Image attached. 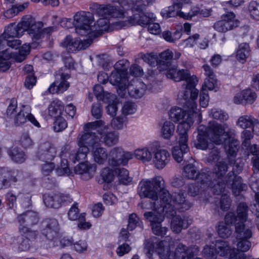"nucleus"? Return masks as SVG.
Returning a JSON list of instances; mask_svg holds the SVG:
<instances>
[{"mask_svg": "<svg viewBox=\"0 0 259 259\" xmlns=\"http://www.w3.org/2000/svg\"><path fill=\"white\" fill-rule=\"evenodd\" d=\"M235 18V15L234 13L228 12V30H232L239 26L240 22Z\"/></svg>", "mask_w": 259, "mask_h": 259, "instance_id": "obj_60", "label": "nucleus"}, {"mask_svg": "<svg viewBox=\"0 0 259 259\" xmlns=\"http://www.w3.org/2000/svg\"><path fill=\"white\" fill-rule=\"evenodd\" d=\"M210 181V184L205 185L203 182H197L189 185L188 193L192 196L195 197L198 195L200 191H204L207 188L211 189V191L214 195H221L225 192L227 186V175L224 177L222 179L215 178L214 177L211 180H208Z\"/></svg>", "mask_w": 259, "mask_h": 259, "instance_id": "obj_9", "label": "nucleus"}, {"mask_svg": "<svg viewBox=\"0 0 259 259\" xmlns=\"http://www.w3.org/2000/svg\"><path fill=\"white\" fill-rule=\"evenodd\" d=\"M146 85L140 79H134L127 86L128 95L133 98L139 99L145 94Z\"/></svg>", "mask_w": 259, "mask_h": 259, "instance_id": "obj_29", "label": "nucleus"}, {"mask_svg": "<svg viewBox=\"0 0 259 259\" xmlns=\"http://www.w3.org/2000/svg\"><path fill=\"white\" fill-rule=\"evenodd\" d=\"M55 80L52 83L44 95L60 94L67 91L70 83L67 81L70 77V71L66 68H60L55 73Z\"/></svg>", "mask_w": 259, "mask_h": 259, "instance_id": "obj_11", "label": "nucleus"}, {"mask_svg": "<svg viewBox=\"0 0 259 259\" xmlns=\"http://www.w3.org/2000/svg\"><path fill=\"white\" fill-rule=\"evenodd\" d=\"M7 153L12 161L16 163H23L27 158L25 152L18 146H13L7 148Z\"/></svg>", "mask_w": 259, "mask_h": 259, "instance_id": "obj_32", "label": "nucleus"}, {"mask_svg": "<svg viewBox=\"0 0 259 259\" xmlns=\"http://www.w3.org/2000/svg\"><path fill=\"white\" fill-rule=\"evenodd\" d=\"M169 153L165 149H160L155 152L153 162L157 169L163 168L170 159Z\"/></svg>", "mask_w": 259, "mask_h": 259, "instance_id": "obj_34", "label": "nucleus"}, {"mask_svg": "<svg viewBox=\"0 0 259 259\" xmlns=\"http://www.w3.org/2000/svg\"><path fill=\"white\" fill-rule=\"evenodd\" d=\"M76 174L83 175L87 174L88 178L91 179L95 171V168L88 162H80L74 168Z\"/></svg>", "mask_w": 259, "mask_h": 259, "instance_id": "obj_41", "label": "nucleus"}, {"mask_svg": "<svg viewBox=\"0 0 259 259\" xmlns=\"http://www.w3.org/2000/svg\"><path fill=\"white\" fill-rule=\"evenodd\" d=\"M90 150L94 158V161L99 164H102L106 161L108 153L106 149L101 147L100 138L96 133L90 132Z\"/></svg>", "mask_w": 259, "mask_h": 259, "instance_id": "obj_15", "label": "nucleus"}, {"mask_svg": "<svg viewBox=\"0 0 259 259\" xmlns=\"http://www.w3.org/2000/svg\"><path fill=\"white\" fill-rule=\"evenodd\" d=\"M225 133L224 128L216 122H213L208 127L200 125L197 128V135L194 141V145L198 149L206 150L209 148L210 140L217 145L223 144L225 151L227 153L226 139L224 143L221 139V136Z\"/></svg>", "mask_w": 259, "mask_h": 259, "instance_id": "obj_4", "label": "nucleus"}, {"mask_svg": "<svg viewBox=\"0 0 259 259\" xmlns=\"http://www.w3.org/2000/svg\"><path fill=\"white\" fill-rule=\"evenodd\" d=\"M162 240L156 237H151L145 239L144 243L143 251L149 259L154 258V255L161 259H167L170 256V249Z\"/></svg>", "mask_w": 259, "mask_h": 259, "instance_id": "obj_8", "label": "nucleus"}, {"mask_svg": "<svg viewBox=\"0 0 259 259\" xmlns=\"http://www.w3.org/2000/svg\"><path fill=\"white\" fill-rule=\"evenodd\" d=\"M23 178L21 169L0 167V190L14 187Z\"/></svg>", "mask_w": 259, "mask_h": 259, "instance_id": "obj_12", "label": "nucleus"}, {"mask_svg": "<svg viewBox=\"0 0 259 259\" xmlns=\"http://www.w3.org/2000/svg\"><path fill=\"white\" fill-rule=\"evenodd\" d=\"M167 77L175 81L184 80L183 88L186 90L184 93V99L185 101L184 109L175 106L171 108L168 113H198L197 104L195 102L199 93V91L195 88L198 82L197 77L194 75L191 76L187 69L179 70L178 72L171 69L167 74Z\"/></svg>", "mask_w": 259, "mask_h": 259, "instance_id": "obj_2", "label": "nucleus"}, {"mask_svg": "<svg viewBox=\"0 0 259 259\" xmlns=\"http://www.w3.org/2000/svg\"><path fill=\"white\" fill-rule=\"evenodd\" d=\"M103 123L101 120H96L94 122H88L83 127L85 133L79 138L78 137L77 144L79 148L75 155L73 156V161H79L84 160L87 156V154L90 152L89 139H90V128H95L100 126Z\"/></svg>", "mask_w": 259, "mask_h": 259, "instance_id": "obj_10", "label": "nucleus"}, {"mask_svg": "<svg viewBox=\"0 0 259 259\" xmlns=\"http://www.w3.org/2000/svg\"><path fill=\"white\" fill-rule=\"evenodd\" d=\"M12 58V53L9 49L0 52V72H4L9 69L11 64L9 60Z\"/></svg>", "mask_w": 259, "mask_h": 259, "instance_id": "obj_39", "label": "nucleus"}, {"mask_svg": "<svg viewBox=\"0 0 259 259\" xmlns=\"http://www.w3.org/2000/svg\"><path fill=\"white\" fill-rule=\"evenodd\" d=\"M202 254L206 259H216L217 255L225 256L227 255V241L222 239L215 241L214 246L206 245Z\"/></svg>", "mask_w": 259, "mask_h": 259, "instance_id": "obj_20", "label": "nucleus"}, {"mask_svg": "<svg viewBox=\"0 0 259 259\" xmlns=\"http://www.w3.org/2000/svg\"><path fill=\"white\" fill-rule=\"evenodd\" d=\"M182 34V29L176 30L174 33L166 30L163 32L162 36L166 41L174 42L181 37Z\"/></svg>", "mask_w": 259, "mask_h": 259, "instance_id": "obj_50", "label": "nucleus"}, {"mask_svg": "<svg viewBox=\"0 0 259 259\" xmlns=\"http://www.w3.org/2000/svg\"><path fill=\"white\" fill-rule=\"evenodd\" d=\"M60 230L58 221L54 218H47L41 224V234L47 239L53 241L57 238Z\"/></svg>", "mask_w": 259, "mask_h": 259, "instance_id": "obj_22", "label": "nucleus"}, {"mask_svg": "<svg viewBox=\"0 0 259 259\" xmlns=\"http://www.w3.org/2000/svg\"><path fill=\"white\" fill-rule=\"evenodd\" d=\"M116 176V168H110L108 167L103 168L101 174V177L103 182L110 183L114 179Z\"/></svg>", "mask_w": 259, "mask_h": 259, "instance_id": "obj_47", "label": "nucleus"}, {"mask_svg": "<svg viewBox=\"0 0 259 259\" xmlns=\"http://www.w3.org/2000/svg\"><path fill=\"white\" fill-rule=\"evenodd\" d=\"M93 39L89 37L86 39H81L80 38H73L71 35H67L62 42V46L69 53H74L89 47Z\"/></svg>", "mask_w": 259, "mask_h": 259, "instance_id": "obj_18", "label": "nucleus"}, {"mask_svg": "<svg viewBox=\"0 0 259 259\" xmlns=\"http://www.w3.org/2000/svg\"><path fill=\"white\" fill-rule=\"evenodd\" d=\"M64 109L63 103L58 99L53 100L48 107L49 112L52 113H63Z\"/></svg>", "mask_w": 259, "mask_h": 259, "instance_id": "obj_53", "label": "nucleus"}, {"mask_svg": "<svg viewBox=\"0 0 259 259\" xmlns=\"http://www.w3.org/2000/svg\"><path fill=\"white\" fill-rule=\"evenodd\" d=\"M57 149L52 143L47 142L41 144L37 153V157L41 161H52L55 157Z\"/></svg>", "mask_w": 259, "mask_h": 259, "instance_id": "obj_28", "label": "nucleus"}, {"mask_svg": "<svg viewBox=\"0 0 259 259\" xmlns=\"http://www.w3.org/2000/svg\"><path fill=\"white\" fill-rule=\"evenodd\" d=\"M228 165L233 164V169L236 167L237 173H239L242 169L243 164L237 163L235 157L240 148V142L236 138L235 132L233 130H228Z\"/></svg>", "mask_w": 259, "mask_h": 259, "instance_id": "obj_14", "label": "nucleus"}, {"mask_svg": "<svg viewBox=\"0 0 259 259\" xmlns=\"http://www.w3.org/2000/svg\"><path fill=\"white\" fill-rule=\"evenodd\" d=\"M257 97L256 93L250 89L243 90L239 94L234 97V102L236 104H252Z\"/></svg>", "mask_w": 259, "mask_h": 259, "instance_id": "obj_33", "label": "nucleus"}, {"mask_svg": "<svg viewBox=\"0 0 259 259\" xmlns=\"http://www.w3.org/2000/svg\"><path fill=\"white\" fill-rule=\"evenodd\" d=\"M137 227L142 229L143 228V222L136 213H133L128 217L127 229L133 231Z\"/></svg>", "mask_w": 259, "mask_h": 259, "instance_id": "obj_45", "label": "nucleus"}, {"mask_svg": "<svg viewBox=\"0 0 259 259\" xmlns=\"http://www.w3.org/2000/svg\"><path fill=\"white\" fill-rule=\"evenodd\" d=\"M183 7V4L178 1L174 3L172 7H169L167 9L162 10L161 14L163 18H168L174 17L176 15H179L181 17L187 20H191L192 18L199 14L200 8L198 7H193L188 12H179L178 10Z\"/></svg>", "mask_w": 259, "mask_h": 259, "instance_id": "obj_16", "label": "nucleus"}, {"mask_svg": "<svg viewBox=\"0 0 259 259\" xmlns=\"http://www.w3.org/2000/svg\"><path fill=\"white\" fill-rule=\"evenodd\" d=\"M219 236L223 239L227 238V213L224 215V221L220 222L217 226Z\"/></svg>", "mask_w": 259, "mask_h": 259, "instance_id": "obj_57", "label": "nucleus"}, {"mask_svg": "<svg viewBox=\"0 0 259 259\" xmlns=\"http://www.w3.org/2000/svg\"><path fill=\"white\" fill-rule=\"evenodd\" d=\"M248 11L253 19L259 21V3L255 1L251 2L249 5Z\"/></svg>", "mask_w": 259, "mask_h": 259, "instance_id": "obj_58", "label": "nucleus"}, {"mask_svg": "<svg viewBox=\"0 0 259 259\" xmlns=\"http://www.w3.org/2000/svg\"><path fill=\"white\" fill-rule=\"evenodd\" d=\"M142 59L151 66H158V57L156 55L150 54H145L143 56Z\"/></svg>", "mask_w": 259, "mask_h": 259, "instance_id": "obj_62", "label": "nucleus"}, {"mask_svg": "<svg viewBox=\"0 0 259 259\" xmlns=\"http://www.w3.org/2000/svg\"><path fill=\"white\" fill-rule=\"evenodd\" d=\"M163 178L160 176L156 177L151 180H144L139 184L138 192L141 198H149L152 200H160L159 207L162 214L167 218H172L176 214L177 211L182 212L189 209L192 204L186 199L184 193L180 191L175 192L172 195L163 187Z\"/></svg>", "mask_w": 259, "mask_h": 259, "instance_id": "obj_1", "label": "nucleus"}, {"mask_svg": "<svg viewBox=\"0 0 259 259\" xmlns=\"http://www.w3.org/2000/svg\"><path fill=\"white\" fill-rule=\"evenodd\" d=\"M192 223V219L187 214L176 215L171 221V230L175 233H180L183 229H186Z\"/></svg>", "mask_w": 259, "mask_h": 259, "instance_id": "obj_27", "label": "nucleus"}, {"mask_svg": "<svg viewBox=\"0 0 259 259\" xmlns=\"http://www.w3.org/2000/svg\"><path fill=\"white\" fill-rule=\"evenodd\" d=\"M247 186L243 183L242 178L240 177L236 176L232 184V192L235 196H239L241 193L245 191Z\"/></svg>", "mask_w": 259, "mask_h": 259, "instance_id": "obj_44", "label": "nucleus"}, {"mask_svg": "<svg viewBox=\"0 0 259 259\" xmlns=\"http://www.w3.org/2000/svg\"><path fill=\"white\" fill-rule=\"evenodd\" d=\"M153 233L159 236L163 237L166 235L168 228L166 227H162L161 224H156L151 227Z\"/></svg>", "mask_w": 259, "mask_h": 259, "instance_id": "obj_64", "label": "nucleus"}, {"mask_svg": "<svg viewBox=\"0 0 259 259\" xmlns=\"http://www.w3.org/2000/svg\"><path fill=\"white\" fill-rule=\"evenodd\" d=\"M111 117H113L111 125L114 129L120 130L123 128L125 122L127 120L126 115L128 114H120L117 117H113V114H110ZM116 115V114H114Z\"/></svg>", "mask_w": 259, "mask_h": 259, "instance_id": "obj_48", "label": "nucleus"}, {"mask_svg": "<svg viewBox=\"0 0 259 259\" xmlns=\"http://www.w3.org/2000/svg\"><path fill=\"white\" fill-rule=\"evenodd\" d=\"M5 205L7 209H12L16 206V196L12 190H9L5 195Z\"/></svg>", "mask_w": 259, "mask_h": 259, "instance_id": "obj_52", "label": "nucleus"}, {"mask_svg": "<svg viewBox=\"0 0 259 259\" xmlns=\"http://www.w3.org/2000/svg\"><path fill=\"white\" fill-rule=\"evenodd\" d=\"M19 232L20 235L16 239L18 249L20 251H26L30 248V242L35 239L36 232L26 227H19Z\"/></svg>", "mask_w": 259, "mask_h": 259, "instance_id": "obj_17", "label": "nucleus"}, {"mask_svg": "<svg viewBox=\"0 0 259 259\" xmlns=\"http://www.w3.org/2000/svg\"><path fill=\"white\" fill-rule=\"evenodd\" d=\"M78 204L74 202L67 212L68 218L69 220L73 221L78 220L80 218Z\"/></svg>", "mask_w": 259, "mask_h": 259, "instance_id": "obj_55", "label": "nucleus"}, {"mask_svg": "<svg viewBox=\"0 0 259 259\" xmlns=\"http://www.w3.org/2000/svg\"><path fill=\"white\" fill-rule=\"evenodd\" d=\"M61 196L59 193H55L52 195H47L44 196V202L48 207L55 209L61 207Z\"/></svg>", "mask_w": 259, "mask_h": 259, "instance_id": "obj_38", "label": "nucleus"}, {"mask_svg": "<svg viewBox=\"0 0 259 259\" xmlns=\"http://www.w3.org/2000/svg\"><path fill=\"white\" fill-rule=\"evenodd\" d=\"M132 158L133 154L130 152H125L121 147H115L109 153L108 164L112 167L125 165Z\"/></svg>", "mask_w": 259, "mask_h": 259, "instance_id": "obj_19", "label": "nucleus"}, {"mask_svg": "<svg viewBox=\"0 0 259 259\" xmlns=\"http://www.w3.org/2000/svg\"><path fill=\"white\" fill-rule=\"evenodd\" d=\"M177 120L182 117L186 120L180 122L178 126L177 132L179 136V140L172 148V155L174 159L180 163L184 159V155L188 153L189 147L188 145V132L195 121L199 124L202 121V114H173Z\"/></svg>", "mask_w": 259, "mask_h": 259, "instance_id": "obj_3", "label": "nucleus"}, {"mask_svg": "<svg viewBox=\"0 0 259 259\" xmlns=\"http://www.w3.org/2000/svg\"><path fill=\"white\" fill-rule=\"evenodd\" d=\"M59 114L55 117L53 123V130L55 132H61L67 127V123L66 120Z\"/></svg>", "mask_w": 259, "mask_h": 259, "instance_id": "obj_51", "label": "nucleus"}, {"mask_svg": "<svg viewBox=\"0 0 259 259\" xmlns=\"http://www.w3.org/2000/svg\"><path fill=\"white\" fill-rule=\"evenodd\" d=\"M250 47L247 43H242L239 46L237 52L236 58L240 63L243 64L246 61L247 58L250 54Z\"/></svg>", "mask_w": 259, "mask_h": 259, "instance_id": "obj_42", "label": "nucleus"}, {"mask_svg": "<svg viewBox=\"0 0 259 259\" xmlns=\"http://www.w3.org/2000/svg\"><path fill=\"white\" fill-rule=\"evenodd\" d=\"M97 14L103 19L98 21L100 23L104 19H109L110 18H120L123 16L122 10L118 6L108 5H98L96 9Z\"/></svg>", "mask_w": 259, "mask_h": 259, "instance_id": "obj_24", "label": "nucleus"}, {"mask_svg": "<svg viewBox=\"0 0 259 259\" xmlns=\"http://www.w3.org/2000/svg\"><path fill=\"white\" fill-rule=\"evenodd\" d=\"M60 159V164L55 169L57 175L59 176L65 175H69L71 174V171L69 167L68 160L65 158Z\"/></svg>", "mask_w": 259, "mask_h": 259, "instance_id": "obj_49", "label": "nucleus"}, {"mask_svg": "<svg viewBox=\"0 0 259 259\" xmlns=\"http://www.w3.org/2000/svg\"><path fill=\"white\" fill-rule=\"evenodd\" d=\"M127 76V74H123V73L114 69L110 76V81L116 85L125 84L128 82Z\"/></svg>", "mask_w": 259, "mask_h": 259, "instance_id": "obj_40", "label": "nucleus"}, {"mask_svg": "<svg viewBox=\"0 0 259 259\" xmlns=\"http://www.w3.org/2000/svg\"><path fill=\"white\" fill-rule=\"evenodd\" d=\"M199 252V248L196 245L190 247L179 243L177 246L174 253L170 251V258L167 259H195V257Z\"/></svg>", "mask_w": 259, "mask_h": 259, "instance_id": "obj_23", "label": "nucleus"}, {"mask_svg": "<svg viewBox=\"0 0 259 259\" xmlns=\"http://www.w3.org/2000/svg\"><path fill=\"white\" fill-rule=\"evenodd\" d=\"M29 17L28 20L29 24L26 25L25 31H27L29 36L34 41L38 40L46 35L49 36L51 33L56 30L54 27H48L42 28L43 23L41 22H36L34 18L30 15H26L25 17Z\"/></svg>", "mask_w": 259, "mask_h": 259, "instance_id": "obj_13", "label": "nucleus"}, {"mask_svg": "<svg viewBox=\"0 0 259 259\" xmlns=\"http://www.w3.org/2000/svg\"><path fill=\"white\" fill-rule=\"evenodd\" d=\"M175 126L172 122L166 121L161 128L162 136L164 139H169L173 135Z\"/></svg>", "mask_w": 259, "mask_h": 259, "instance_id": "obj_46", "label": "nucleus"}, {"mask_svg": "<svg viewBox=\"0 0 259 259\" xmlns=\"http://www.w3.org/2000/svg\"><path fill=\"white\" fill-rule=\"evenodd\" d=\"M143 215L145 219L150 223L151 227L161 224L164 221V215L157 211H146Z\"/></svg>", "mask_w": 259, "mask_h": 259, "instance_id": "obj_36", "label": "nucleus"}, {"mask_svg": "<svg viewBox=\"0 0 259 259\" xmlns=\"http://www.w3.org/2000/svg\"><path fill=\"white\" fill-rule=\"evenodd\" d=\"M129 66V62L126 59H122L117 62L114 66V69L127 74V69Z\"/></svg>", "mask_w": 259, "mask_h": 259, "instance_id": "obj_59", "label": "nucleus"}, {"mask_svg": "<svg viewBox=\"0 0 259 259\" xmlns=\"http://www.w3.org/2000/svg\"><path fill=\"white\" fill-rule=\"evenodd\" d=\"M101 121L103 122L102 124L95 128H90V132L96 131L95 132L99 136L100 142L102 139L106 145L111 146L116 144L118 141V133L115 131L108 132V127L104 121Z\"/></svg>", "mask_w": 259, "mask_h": 259, "instance_id": "obj_21", "label": "nucleus"}, {"mask_svg": "<svg viewBox=\"0 0 259 259\" xmlns=\"http://www.w3.org/2000/svg\"><path fill=\"white\" fill-rule=\"evenodd\" d=\"M131 19H133V23H137L142 26L148 25L151 22L155 20L153 13L143 12L134 14L131 17Z\"/></svg>", "mask_w": 259, "mask_h": 259, "instance_id": "obj_35", "label": "nucleus"}, {"mask_svg": "<svg viewBox=\"0 0 259 259\" xmlns=\"http://www.w3.org/2000/svg\"><path fill=\"white\" fill-rule=\"evenodd\" d=\"M29 18L24 16L22 18V21L17 25L14 23L9 25L5 30V37L10 38L22 36L26 30V25L29 24Z\"/></svg>", "mask_w": 259, "mask_h": 259, "instance_id": "obj_26", "label": "nucleus"}, {"mask_svg": "<svg viewBox=\"0 0 259 259\" xmlns=\"http://www.w3.org/2000/svg\"><path fill=\"white\" fill-rule=\"evenodd\" d=\"M248 206L245 203L241 202L237 209V216L231 219V223L235 226L236 237L237 240L249 239L252 235L251 229L244 223L247 218Z\"/></svg>", "mask_w": 259, "mask_h": 259, "instance_id": "obj_7", "label": "nucleus"}, {"mask_svg": "<svg viewBox=\"0 0 259 259\" xmlns=\"http://www.w3.org/2000/svg\"><path fill=\"white\" fill-rule=\"evenodd\" d=\"M7 116L5 117L6 119L14 118V123L16 126H20L25 123L27 120L28 115L25 116V114H6Z\"/></svg>", "mask_w": 259, "mask_h": 259, "instance_id": "obj_56", "label": "nucleus"}, {"mask_svg": "<svg viewBox=\"0 0 259 259\" xmlns=\"http://www.w3.org/2000/svg\"><path fill=\"white\" fill-rule=\"evenodd\" d=\"M128 171L124 168H116V176L118 178L119 183L124 185H130L133 180L132 177H129Z\"/></svg>", "mask_w": 259, "mask_h": 259, "instance_id": "obj_43", "label": "nucleus"}, {"mask_svg": "<svg viewBox=\"0 0 259 259\" xmlns=\"http://www.w3.org/2000/svg\"><path fill=\"white\" fill-rule=\"evenodd\" d=\"M19 227H30L36 225L39 221V217L37 213L33 211H27L20 214L17 217Z\"/></svg>", "mask_w": 259, "mask_h": 259, "instance_id": "obj_31", "label": "nucleus"}, {"mask_svg": "<svg viewBox=\"0 0 259 259\" xmlns=\"http://www.w3.org/2000/svg\"><path fill=\"white\" fill-rule=\"evenodd\" d=\"M158 66L157 68L160 71L166 70V75L169 70L174 69L177 72L176 66L174 63V54L172 51L167 50L161 53L158 57Z\"/></svg>", "mask_w": 259, "mask_h": 259, "instance_id": "obj_25", "label": "nucleus"}, {"mask_svg": "<svg viewBox=\"0 0 259 259\" xmlns=\"http://www.w3.org/2000/svg\"><path fill=\"white\" fill-rule=\"evenodd\" d=\"M237 240L238 241L237 244V249H229L228 248V254H229V259H245L243 252H246L250 249L251 242L249 239Z\"/></svg>", "mask_w": 259, "mask_h": 259, "instance_id": "obj_30", "label": "nucleus"}, {"mask_svg": "<svg viewBox=\"0 0 259 259\" xmlns=\"http://www.w3.org/2000/svg\"><path fill=\"white\" fill-rule=\"evenodd\" d=\"M227 173V163L221 161L217 163L212 171L207 169H202L198 171L197 167L193 164H189L184 167L183 176L188 179H195L199 182H203L205 185L210 184V181L214 177L222 179Z\"/></svg>", "mask_w": 259, "mask_h": 259, "instance_id": "obj_5", "label": "nucleus"}, {"mask_svg": "<svg viewBox=\"0 0 259 259\" xmlns=\"http://www.w3.org/2000/svg\"><path fill=\"white\" fill-rule=\"evenodd\" d=\"M94 17L90 12L81 11L77 12L74 16L73 25L77 33L81 36H87L94 39L101 35L99 32L93 29Z\"/></svg>", "mask_w": 259, "mask_h": 259, "instance_id": "obj_6", "label": "nucleus"}, {"mask_svg": "<svg viewBox=\"0 0 259 259\" xmlns=\"http://www.w3.org/2000/svg\"><path fill=\"white\" fill-rule=\"evenodd\" d=\"M135 155L137 159L147 161H150L152 157L151 152L146 148L135 150Z\"/></svg>", "mask_w": 259, "mask_h": 259, "instance_id": "obj_54", "label": "nucleus"}, {"mask_svg": "<svg viewBox=\"0 0 259 259\" xmlns=\"http://www.w3.org/2000/svg\"><path fill=\"white\" fill-rule=\"evenodd\" d=\"M223 19L217 21L214 24V28L218 31L221 32H225L227 31V14H224L222 15Z\"/></svg>", "mask_w": 259, "mask_h": 259, "instance_id": "obj_61", "label": "nucleus"}, {"mask_svg": "<svg viewBox=\"0 0 259 259\" xmlns=\"http://www.w3.org/2000/svg\"><path fill=\"white\" fill-rule=\"evenodd\" d=\"M20 143L21 145L24 148H31L33 144V141L27 133H23L22 135Z\"/></svg>", "mask_w": 259, "mask_h": 259, "instance_id": "obj_63", "label": "nucleus"}, {"mask_svg": "<svg viewBox=\"0 0 259 259\" xmlns=\"http://www.w3.org/2000/svg\"><path fill=\"white\" fill-rule=\"evenodd\" d=\"M94 93L98 100L104 102H111L114 98V95L104 92L103 87L100 84H96L94 87Z\"/></svg>", "mask_w": 259, "mask_h": 259, "instance_id": "obj_37", "label": "nucleus"}]
</instances>
